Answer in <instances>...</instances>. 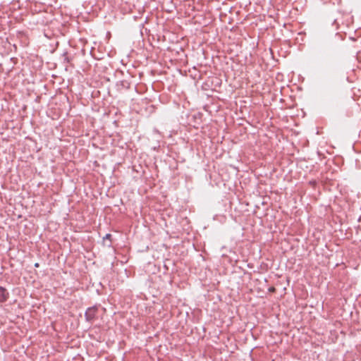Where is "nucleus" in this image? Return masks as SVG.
<instances>
[{
  "label": "nucleus",
  "instance_id": "obj_1",
  "mask_svg": "<svg viewBox=\"0 0 361 361\" xmlns=\"http://www.w3.org/2000/svg\"><path fill=\"white\" fill-rule=\"evenodd\" d=\"M97 312V308L96 307H89L85 313L86 320L87 322H92L96 317Z\"/></svg>",
  "mask_w": 361,
  "mask_h": 361
},
{
  "label": "nucleus",
  "instance_id": "obj_2",
  "mask_svg": "<svg viewBox=\"0 0 361 361\" xmlns=\"http://www.w3.org/2000/svg\"><path fill=\"white\" fill-rule=\"evenodd\" d=\"M9 293L5 288L0 286V303L7 300Z\"/></svg>",
  "mask_w": 361,
  "mask_h": 361
},
{
  "label": "nucleus",
  "instance_id": "obj_3",
  "mask_svg": "<svg viewBox=\"0 0 361 361\" xmlns=\"http://www.w3.org/2000/svg\"><path fill=\"white\" fill-rule=\"evenodd\" d=\"M110 237H111V235H110V234H106V238H110Z\"/></svg>",
  "mask_w": 361,
  "mask_h": 361
},
{
  "label": "nucleus",
  "instance_id": "obj_4",
  "mask_svg": "<svg viewBox=\"0 0 361 361\" xmlns=\"http://www.w3.org/2000/svg\"><path fill=\"white\" fill-rule=\"evenodd\" d=\"M35 266L36 267H39V264H38V263H36Z\"/></svg>",
  "mask_w": 361,
  "mask_h": 361
}]
</instances>
